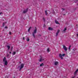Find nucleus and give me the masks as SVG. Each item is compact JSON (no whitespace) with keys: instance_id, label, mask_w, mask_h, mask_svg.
<instances>
[{"instance_id":"obj_7","label":"nucleus","mask_w":78,"mask_h":78,"mask_svg":"<svg viewBox=\"0 0 78 78\" xmlns=\"http://www.w3.org/2000/svg\"><path fill=\"white\" fill-rule=\"evenodd\" d=\"M62 55L61 54H59V56L60 58H61L62 59H63V57H62Z\"/></svg>"},{"instance_id":"obj_36","label":"nucleus","mask_w":78,"mask_h":78,"mask_svg":"<svg viewBox=\"0 0 78 78\" xmlns=\"http://www.w3.org/2000/svg\"><path fill=\"white\" fill-rule=\"evenodd\" d=\"M76 2H78V0H76Z\"/></svg>"},{"instance_id":"obj_33","label":"nucleus","mask_w":78,"mask_h":78,"mask_svg":"<svg viewBox=\"0 0 78 78\" xmlns=\"http://www.w3.org/2000/svg\"><path fill=\"white\" fill-rule=\"evenodd\" d=\"M69 50H70V48H69Z\"/></svg>"},{"instance_id":"obj_20","label":"nucleus","mask_w":78,"mask_h":78,"mask_svg":"<svg viewBox=\"0 0 78 78\" xmlns=\"http://www.w3.org/2000/svg\"><path fill=\"white\" fill-rule=\"evenodd\" d=\"M47 51L48 52H49V51H50V49H49V48L47 49Z\"/></svg>"},{"instance_id":"obj_35","label":"nucleus","mask_w":78,"mask_h":78,"mask_svg":"<svg viewBox=\"0 0 78 78\" xmlns=\"http://www.w3.org/2000/svg\"><path fill=\"white\" fill-rule=\"evenodd\" d=\"M39 36H41V35H39Z\"/></svg>"},{"instance_id":"obj_1","label":"nucleus","mask_w":78,"mask_h":78,"mask_svg":"<svg viewBox=\"0 0 78 78\" xmlns=\"http://www.w3.org/2000/svg\"><path fill=\"white\" fill-rule=\"evenodd\" d=\"M35 28V29L34 30V31L32 32V35L34 38L35 37V35L34 34L37 33V29L36 27Z\"/></svg>"},{"instance_id":"obj_23","label":"nucleus","mask_w":78,"mask_h":78,"mask_svg":"<svg viewBox=\"0 0 78 78\" xmlns=\"http://www.w3.org/2000/svg\"><path fill=\"white\" fill-rule=\"evenodd\" d=\"M66 55V54H62V56H65Z\"/></svg>"},{"instance_id":"obj_24","label":"nucleus","mask_w":78,"mask_h":78,"mask_svg":"<svg viewBox=\"0 0 78 78\" xmlns=\"http://www.w3.org/2000/svg\"><path fill=\"white\" fill-rule=\"evenodd\" d=\"M66 30H67V28H65L64 30H63V31H66Z\"/></svg>"},{"instance_id":"obj_18","label":"nucleus","mask_w":78,"mask_h":78,"mask_svg":"<svg viewBox=\"0 0 78 78\" xmlns=\"http://www.w3.org/2000/svg\"><path fill=\"white\" fill-rule=\"evenodd\" d=\"M43 20L44 22H45V18L43 17Z\"/></svg>"},{"instance_id":"obj_8","label":"nucleus","mask_w":78,"mask_h":78,"mask_svg":"<svg viewBox=\"0 0 78 78\" xmlns=\"http://www.w3.org/2000/svg\"><path fill=\"white\" fill-rule=\"evenodd\" d=\"M78 72V69H77L76 70V71H75V73H74V75H76V74Z\"/></svg>"},{"instance_id":"obj_32","label":"nucleus","mask_w":78,"mask_h":78,"mask_svg":"<svg viewBox=\"0 0 78 78\" xmlns=\"http://www.w3.org/2000/svg\"><path fill=\"white\" fill-rule=\"evenodd\" d=\"M23 40H25V37H23Z\"/></svg>"},{"instance_id":"obj_15","label":"nucleus","mask_w":78,"mask_h":78,"mask_svg":"<svg viewBox=\"0 0 78 78\" xmlns=\"http://www.w3.org/2000/svg\"><path fill=\"white\" fill-rule=\"evenodd\" d=\"M5 23H6V22H5V23H3V24H2V27H4L5 26Z\"/></svg>"},{"instance_id":"obj_41","label":"nucleus","mask_w":78,"mask_h":78,"mask_svg":"<svg viewBox=\"0 0 78 78\" xmlns=\"http://www.w3.org/2000/svg\"><path fill=\"white\" fill-rule=\"evenodd\" d=\"M7 56H8V55H7Z\"/></svg>"},{"instance_id":"obj_11","label":"nucleus","mask_w":78,"mask_h":78,"mask_svg":"<svg viewBox=\"0 0 78 78\" xmlns=\"http://www.w3.org/2000/svg\"><path fill=\"white\" fill-rule=\"evenodd\" d=\"M55 66L58 65V62L56 61L55 62Z\"/></svg>"},{"instance_id":"obj_42","label":"nucleus","mask_w":78,"mask_h":78,"mask_svg":"<svg viewBox=\"0 0 78 78\" xmlns=\"http://www.w3.org/2000/svg\"><path fill=\"white\" fill-rule=\"evenodd\" d=\"M77 78H78V77Z\"/></svg>"},{"instance_id":"obj_12","label":"nucleus","mask_w":78,"mask_h":78,"mask_svg":"<svg viewBox=\"0 0 78 78\" xmlns=\"http://www.w3.org/2000/svg\"><path fill=\"white\" fill-rule=\"evenodd\" d=\"M44 66V63H42L40 64V67H42V66Z\"/></svg>"},{"instance_id":"obj_13","label":"nucleus","mask_w":78,"mask_h":78,"mask_svg":"<svg viewBox=\"0 0 78 78\" xmlns=\"http://www.w3.org/2000/svg\"><path fill=\"white\" fill-rule=\"evenodd\" d=\"M6 58L5 57L4 58V59H3V62H5L6 61Z\"/></svg>"},{"instance_id":"obj_16","label":"nucleus","mask_w":78,"mask_h":78,"mask_svg":"<svg viewBox=\"0 0 78 78\" xmlns=\"http://www.w3.org/2000/svg\"><path fill=\"white\" fill-rule=\"evenodd\" d=\"M31 27H30L28 29V32H30V30H31Z\"/></svg>"},{"instance_id":"obj_40","label":"nucleus","mask_w":78,"mask_h":78,"mask_svg":"<svg viewBox=\"0 0 78 78\" xmlns=\"http://www.w3.org/2000/svg\"><path fill=\"white\" fill-rule=\"evenodd\" d=\"M19 67H20V66H19Z\"/></svg>"},{"instance_id":"obj_3","label":"nucleus","mask_w":78,"mask_h":78,"mask_svg":"<svg viewBox=\"0 0 78 78\" xmlns=\"http://www.w3.org/2000/svg\"><path fill=\"white\" fill-rule=\"evenodd\" d=\"M44 60V59L41 56V58L39 60V62H41V61H43Z\"/></svg>"},{"instance_id":"obj_34","label":"nucleus","mask_w":78,"mask_h":78,"mask_svg":"<svg viewBox=\"0 0 78 78\" xmlns=\"http://www.w3.org/2000/svg\"><path fill=\"white\" fill-rule=\"evenodd\" d=\"M69 48H70V47H71V46L70 45V46H69Z\"/></svg>"},{"instance_id":"obj_38","label":"nucleus","mask_w":78,"mask_h":78,"mask_svg":"<svg viewBox=\"0 0 78 78\" xmlns=\"http://www.w3.org/2000/svg\"><path fill=\"white\" fill-rule=\"evenodd\" d=\"M77 36L78 37V34H77Z\"/></svg>"},{"instance_id":"obj_5","label":"nucleus","mask_w":78,"mask_h":78,"mask_svg":"<svg viewBox=\"0 0 78 78\" xmlns=\"http://www.w3.org/2000/svg\"><path fill=\"white\" fill-rule=\"evenodd\" d=\"M27 11H28V9H26V10H24L23 11V13L24 14H25V13H26V12H27Z\"/></svg>"},{"instance_id":"obj_31","label":"nucleus","mask_w":78,"mask_h":78,"mask_svg":"<svg viewBox=\"0 0 78 78\" xmlns=\"http://www.w3.org/2000/svg\"><path fill=\"white\" fill-rule=\"evenodd\" d=\"M2 12H0V15L1 14H2Z\"/></svg>"},{"instance_id":"obj_4","label":"nucleus","mask_w":78,"mask_h":78,"mask_svg":"<svg viewBox=\"0 0 78 78\" xmlns=\"http://www.w3.org/2000/svg\"><path fill=\"white\" fill-rule=\"evenodd\" d=\"M63 48L65 51H67V48L66 47V46L63 45Z\"/></svg>"},{"instance_id":"obj_26","label":"nucleus","mask_w":78,"mask_h":78,"mask_svg":"<svg viewBox=\"0 0 78 78\" xmlns=\"http://www.w3.org/2000/svg\"><path fill=\"white\" fill-rule=\"evenodd\" d=\"M5 29H6L7 28H8V27H5Z\"/></svg>"},{"instance_id":"obj_28","label":"nucleus","mask_w":78,"mask_h":78,"mask_svg":"<svg viewBox=\"0 0 78 78\" xmlns=\"http://www.w3.org/2000/svg\"><path fill=\"white\" fill-rule=\"evenodd\" d=\"M12 48H13V47H12L11 48V50H12Z\"/></svg>"},{"instance_id":"obj_14","label":"nucleus","mask_w":78,"mask_h":78,"mask_svg":"<svg viewBox=\"0 0 78 78\" xmlns=\"http://www.w3.org/2000/svg\"><path fill=\"white\" fill-rule=\"evenodd\" d=\"M55 22L56 24H59V23H58V21L55 20Z\"/></svg>"},{"instance_id":"obj_17","label":"nucleus","mask_w":78,"mask_h":78,"mask_svg":"<svg viewBox=\"0 0 78 78\" xmlns=\"http://www.w3.org/2000/svg\"><path fill=\"white\" fill-rule=\"evenodd\" d=\"M7 47L8 49V50H9V48H10V46H7Z\"/></svg>"},{"instance_id":"obj_6","label":"nucleus","mask_w":78,"mask_h":78,"mask_svg":"<svg viewBox=\"0 0 78 78\" xmlns=\"http://www.w3.org/2000/svg\"><path fill=\"white\" fill-rule=\"evenodd\" d=\"M60 30H58L57 33H56V37H57L58 36V34H59V31H60Z\"/></svg>"},{"instance_id":"obj_21","label":"nucleus","mask_w":78,"mask_h":78,"mask_svg":"<svg viewBox=\"0 0 78 78\" xmlns=\"http://www.w3.org/2000/svg\"><path fill=\"white\" fill-rule=\"evenodd\" d=\"M27 42L30 41V39L28 38H27Z\"/></svg>"},{"instance_id":"obj_30","label":"nucleus","mask_w":78,"mask_h":78,"mask_svg":"<svg viewBox=\"0 0 78 78\" xmlns=\"http://www.w3.org/2000/svg\"><path fill=\"white\" fill-rule=\"evenodd\" d=\"M62 9L63 11L65 10V9H63V8Z\"/></svg>"},{"instance_id":"obj_10","label":"nucleus","mask_w":78,"mask_h":78,"mask_svg":"<svg viewBox=\"0 0 78 78\" xmlns=\"http://www.w3.org/2000/svg\"><path fill=\"white\" fill-rule=\"evenodd\" d=\"M48 30H50V31L51 30H53V29L52 28H51V27H49L48 28Z\"/></svg>"},{"instance_id":"obj_37","label":"nucleus","mask_w":78,"mask_h":78,"mask_svg":"<svg viewBox=\"0 0 78 78\" xmlns=\"http://www.w3.org/2000/svg\"><path fill=\"white\" fill-rule=\"evenodd\" d=\"M9 53H10V54L11 53V52H9Z\"/></svg>"},{"instance_id":"obj_2","label":"nucleus","mask_w":78,"mask_h":78,"mask_svg":"<svg viewBox=\"0 0 78 78\" xmlns=\"http://www.w3.org/2000/svg\"><path fill=\"white\" fill-rule=\"evenodd\" d=\"M23 67H24V64H21L20 66V71L23 68Z\"/></svg>"},{"instance_id":"obj_39","label":"nucleus","mask_w":78,"mask_h":78,"mask_svg":"<svg viewBox=\"0 0 78 78\" xmlns=\"http://www.w3.org/2000/svg\"><path fill=\"white\" fill-rule=\"evenodd\" d=\"M65 14H63V15H64V16H65Z\"/></svg>"},{"instance_id":"obj_22","label":"nucleus","mask_w":78,"mask_h":78,"mask_svg":"<svg viewBox=\"0 0 78 78\" xmlns=\"http://www.w3.org/2000/svg\"><path fill=\"white\" fill-rule=\"evenodd\" d=\"M13 55H16V52H14L13 53Z\"/></svg>"},{"instance_id":"obj_9","label":"nucleus","mask_w":78,"mask_h":78,"mask_svg":"<svg viewBox=\"0 0 78 78\" xmlns=\"http://www.w3.org/2000/svg\"><path fill=\"white\" fill-rule=\"evenodd\" d=\"M8 64V62H7V61H6L5 62V66H7Z\"/></svg>"},{"instance_id":"obj_27","label":"nucleus","mask_w":78,"mask_h":78,"mask_svg":"<svg viewBox=\"0 0 78 78\" xmlns=\"http://www.w3.org/2000/svg\"><path fill=\"white\" fill-rule=\"evenodd\" d=\"M9 34L10 35H11V32H9Z\"/></svg>"},{"instance_id":"obj_29","label":"nucleus","mask_w":78,"mask_h":78,"mask_svg":"<svg viewBox=\"0 0 78 78\" xmlns=\"http://www.w3.org/2000/svg\"><path fill=\"white\" fill-rule=\"evenodd\" d=\"M75 76H74L72 78H75Z\"/></svg>"},{"instance_id":"obj_19","label":"nucleus","mask_w":78,"mask_h":78,"mask_svg":"<svg viewBox=\"0 0 78 78\" xmlns=\"http://www.w3.org/2000/svg\"><path fill=\"white\" fill-rule=\"evenodd\" d=\"M45 14L46 15V16H47L48 14H47V10L45 11Z\"/></svg>"},{"instance_id":"obj_25","label":"nucleus","mask_w":78,"mask_h":78,"mask_svg":"<svg viewBox=\"0 0 78 78\" xmlns=\"http://www.w3.org/2000/svg\"><path fill=\"white\" fill-rule=\"evenodd\" d=\"M43 27H45V24H44L43 25Z\"/></svg>"}]
</instances>
